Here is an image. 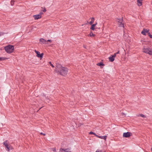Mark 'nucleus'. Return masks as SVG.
Here are the masks:
<instances>
[{"instance_id":"obj_29","label":"nucleus","mask_w":152,"mask_h":152,"mask_svg":"<svg viewBox=\"0 0 152 152\" xmlns=\"http://www.w3.org/2000/svg\"><path fill=\"white\" fill-rule=\"evenodd\" d=\"M40 134H41V135H44V136H45V135H46L45 134V133H42V132H41V133H40Z\"/></svg>"},{"instance_id":"obj_3","label":"nucleus","mask_w":152,"mask_h":152,"mask_svg":"<svg viewBox=\"0 0 152 152\" xmlns=\"http://www.w3.org/2000/svg\"><path fill=\"white\" fill-rule=\"evenodd\" d=\"M68 69L64 67H61V69H60L59 71H58L59 73L62 75L65 76L66 75L68 72Z\"/></svg>"},{"instance_id":"obj_19","label":"nucleus","mask_w":152,"mask_h":152,"mask_svg":"<svg viewBox=\"0 0 152 152\" xmlns=\"http://www.w3.org/2000/svg\"><path fill=\"white\" fill-rule=\"evenodd\" d=\"M97 65L99 66H103L104 65V64L102 62H100L97 64Z\"/></svg>"},{"instance_id":"obj_21","label":"nucleus","mask_w":152,"mask_h":152,"mask_svg":"<svg viewBox=\"0 0 152 152\" xmlns=\"http://www.w3.org/2000/svg\"><path fill=\"white\" fill-rule=\"evenodd\" d=\"M6 58H5L4 57H0V61H1L2 60H4L5 59H6Z\"/></svg>"},{"instance_id":"obj_17","label":"nucleus","mask_w":152,"mask_h":152,"mask_svg":"<svg viewBox=\"0 0 152 152\" xmlns=\"http://www.w3.org/2000/svg\"><path fill=\"white\" fill-rule=\"evenodd\" d=\"M95 35L92 32H91L89 34V35L88 36H90V37H95Z\"/></svg>"},{"instance_id":"obj_24","label":"nucleus","mask_w":152,"mask_h":152,"mask_svg":"<svg viewBox=\"0 0 152 152\" xmlns=\"http://www.w3.org/2000/svg\"><path fill=\"white\" fill-rule=\"evenodd\" d=\"M4 34V33L2 32H0V36L3 35Z\"/></svg>"},{"instance_id":"obj_9","label":"nucleus","mask_w":152,"mask_h":152,"mask_svg":"<svg viewBox=\"0 0 152 152\" xmlns=\"http://www.w3.org/2000/svg\"><path fill=\"white\" fill-rule=\"evenodd\" d=\"M39 41L41 42V44H48V43L46 40L43 38H41L39 39Z\"/></svg>"},{"instance_id":"obj_28","label":"nucleus","mask_w":152,"mask_h":152,"mask_svg":"<svg viewBox=\"0 0 152 152\" xmlns=\"http://www.w3.org/2000/svg\"><path fill=\"white\" fill-rule=\"evenodd\" d=\"M43 14V13L42 12H40L39 13V15L41 16H42V15Z\"/></svg>"},{"instance_id":"obj_25","label":"nucleus","mask_w":152,"mask_h":152,"mask_svg":"<svg viewBox=\"0 0 152 152\" xmlns=\"http://www.w3.org/2000/svg\"><path fill=\"white\" fill-rule=\"evenodd\" d=\"M49 64L50 65L52 66L53 67H54V66H53V65L51 63V62H49Z\"/></svg>"},{"instance_id":"obj_20","label":"nucleus","mask_w":152,"mask_h":152,"mask_svg":"<svg viewBox=\"0 0 152 152\" xmlns=\"http://www.w3.org/2000/svg\"><path fill=\"white\" fill-rule=\"evenodd\" d=\"M138 116H141L142 117L144 118H146L145 116L142 114H139V115H138Z\"/></svg>"},{"instance_id":"obj_7","label":"nucleus","mask_w":152,"mask_h":152,"mask_svg":"<svg viewBox=\"0 0 152 152\" xmlns=\"http://www.w3.org/2000/svg\"><path fill=\"white\" fill-rule=\"evenodd\" d=\"M34 52L37 54V57L38 58H42L43 55H44L43 53H42L41 54H40V52L38 51H37L36 50H34Z\"/></svg>"},{"instance_id":"obj_12","label":"nucleus","mask_w":152,"mask_h":152,"mask_svg":"<svg viewBox=\"0 0 152 152\" xmlns=\"http://www.w3.org/2000/svg\"><path fill=\"white\" fill-rule=\"evenodd\" d=\"M33 17L34 18L35 20H37L39 19L40 18H41L42 16H41L39 14L35 15H33Z\"/></svg>"},{"instance_id":"obj_34","label":"nucleus","mask_w":152,"mask_h":152,"mask_svg":"<svg viewBox=\"0 0 152 152\" xmlns=\"http://www.w3.org/2000/svg\"><path fill=\"white\" fill-rule=\"evenodd\" d=\"M95 152H99V151L98 150H97Z\"/></svg>"},{"instance_id":"obj_1","label":"nucleus","mask_w":152,"mask_h":152,"mask_svg":"<svg viewBox=\"0 0 152 152\" xmlns=\"http://www.w3.org/2000/svg\"><path fill=\"white\" fill-rule=\"evenodd\" d=\"M4 49L7 53H10L13 52L14 47L13 45H8L4 47Z\"/></svg>"},{"instance_id":"obj_27","label":"nucleus","mask_w":152,"mask_h":152,"mask_svg":"<svg viewBox=\"0 0 152 152\" xmlns=\"http://www.w3.org/2000/svg\"><path fill=\"white\" fill-rule=\"evenodd\" d=\"M116 53H115L113 55H112V56L115 58V57L116 56Z\"/></svg>"},{"instance_id":"obj_26","label":"nucleus","mask_w":152,"mask_h":152,"mask_svg":"<svg viewBox=\"0 0 152 152\" xmlns=\"http://www.w3.org/2000/svg\"><path fill=\"white\" fill-rule=\"evenodd\" d=\"M148 36L151 38H152V35L150 33H148Z\"/></svg>"},{"instance_id":"obj_10","label":"nucleus","mask_w":152,"mask_h":152,"mask_svg":"<svg viewBox=\"0 0 152 152\" xmlns=\"http://www.w3.org/2000/svg\"><path fill=\"white\" fill-rule=\"evenodd\" d=\"M149 30L147 29L144 28L142 31L141 32V33L143 35H146V33H149Z\"/></svg>"},{"instance_id":"obj_16","label":"nucleus","mask_w":152,"mask_h":152,"mask_svg":"<svg viewBox=\"0 0 152 152\" xmlns=\"http://www.w3.org/2000/svg\"><path fill=\"white\" fill-rule=\"evenodd\" d=\"M56 69H59V70L60 69H61V67H62L61 66L60 64H56Z\"/></svg>"},{"instance_id":"obj_15","label":"nucleus","mask_w":152,"mask_h":152,"mask_svg":"<svg viewBox=\"0 0 152 152\" xmlns=\"http://www.w3.org/2000/svg\"><path fill=\"white\" fill-rule=\"evenodd\" d=\"M109 59L110 61L113 62L115 58L112 56H111L109 57Z\"/></svg>"},{"instance_id":"obj_5","label":"nucleus","mask_w":152,"mask_h":152,"mask_svg":"<svg viewBox=\"0 0 152 152\" xmlns=\"http://www.w3.org/2000/svg\"><path fill=\"white\" fill-rule=\"evenodd\" d=\"M118 24L119 26L121 27H124V25L122 23L123 20V19H118Z\"/></svg>"},{"instance_id":"obj_30","label":"nucleus","mask_w":152,"mask_h":152,"mask_svg":"<svg viewBox=\"0 0 152 152\" xmlns=\"http://www.w3.org/2000/svg\"><path fill=\"white\" fill-rule=\"evenodd\" d=\"M42 11L44 12H45L46 11V10L45 9V8L44 9V10H42Z\"/></svg>"},{"instance_id":"obj_8","label":"nucleus","mask_w":152,"mask_h":152,"mask_svg":"<svg viewBox=\"0 0 152 152\" xmlns=\"http://www.w3.org/2000/svg\"><path fill=\"white\" fill-rule=\"evenodd\" d=\"M60 152H71L70 149L69 148L66 149L61 148L60 149Z\"/></svg>"},{"instance_id":"obj_11","label":"nucleus","mask_w":152,"mask_h":152,"mask_svg":"<svg viewBox=\"0 0 152 152\" xmlns=\"http://www.w3.org/2000/svg\"><path fill=\"white\" fill-rule=\"evenodd\" d=\"M96 137H97L98 138H99L103 139L104 140H106V139L107 137V136H99L98 135H96Z\"/></svg>"},{"instance_id":"obj_18","label":"nucleus","mask_w":152,"mask_h":152,"mask_svg":"<svg viewBox=\"0 0 152 152\" xmlns=\"http://www.w3.org/2000/svg\"><path fill=\"white\" fill-rule=\"evenodd\" d=\"M94 18H91V21L89 22V23L91 25H92V24L94 22Z\"/></svg>"},{"instance_id":"obj_31","label":"nucleus","mask_w":152,"mask_h":152,"mask_svg":"<svg viewBox=\"0 0 152 152\" xmlns=\"http://www.w3.org/2000/svg\"><path fill=\"white\" fill-rule=\"evenodd\" d=\"M52 150L53 151H56V149L55 148H52Z\"/></svg>"},{"instance_id":"obj_6","label":"nucleus","mask_w":152,"mask_h":152,"mask_svg":"<svg viewBox=\"0 0 152 152\" xmlns=\"http://www.w3.org/2000/svg\"><path fill=\"white\" fill-rule=\"evenodd\" d=\"M131 134V133L129 132H124L123 134V137L128 138L130 137Z\"/></svg>"},{"instance_id":"obj_23","label":"nucleus","mask_w":152,"mask_h":152,"mask_svg":"<svg viewBox=\"0 0 152 152\" xmlns=\"http://www.w3.org/2000/svg\"><path fill=\"white\" fill-rule=\"evenodd\" d=\"M15 1L14 0H12L11 1V4L12 6L14 4Z\"/></svg>"},{"instance_id":"obj_2","label":"nucleus","mask_w":152,"mask_h":152,"mask_svg":"<svg viewBox=\"0 0 152 152\" xmlns=\"http://www.w3.org/2000/svg\"><path fill=\"white\" fill-rule=\"evenodd\" d=\"M3 144L5 147L6 150L7 151H9L10 150L13 149L12 147L10 144L7 140H6Z\"/></svg>"},{"instance_id":"obj_32","label":"nucleus","mask_w":152,"mask_h":152,"mask_svg":"<svg viewBox=\"0 0 152 152\" xmlns=\"http://www.w3.org/2000/svg\"><path fill=\"white\" fill-rule=\"evenodd\" d=\"M47 41L50 42H51L52 41V40H51L50 39H48V40Z\"/></svg>"},{"instance_id":"obj_35","label":"nucleus","mask_w":152,"mask_h":152,"mask_svg":"<svg viewBox=\"0 0 152 152\" xmlns=\"http://www.w3.org/2000/svg\"><path fill=\"white\" fill-rule=\"evenodd\" d=\"M151 150L152 151V148H151Z\"/></svg>"},{"instance_id":"obj_33","label":"nucleus","mask_w":152,"mask_h":152,"mask_svg":"<svg viewBox=\"0 0 152 152\" xmlns=\"http://www.w3.org/2000/svg\"><path fill=\"white\" fill-rule=\"evenodd\" d=\"M119 53V51H118L117 52V53H116V54H117Z\"/></svg>"},{"instance_id":"obj_22","label":"nucleus","mask_w":152,"mask_h":152,"mask_svg":"<svg viewBox=\"0 0 152 152\" xmlns=\"http://www.w3.org/2000/svg\"><path fill=\"white\" fill-rule=\"evenodd\" d=\"M89 134H94V135L95 136H96V135H97L95 133L92 132H90L89 133Z\"/></svg>"},{"instance_id":"obj_14","label":"nucleus","mask_w":152,"mask_h":152,"mask_svg":"<svg viewBox=\"0 0 152 152\" xmlns=\"http://www.w3.org/2000/svg\"><path fill=\"white\" fill-rule=\"evenodd\" d=\"M97 23H95L91 25V27L90 29L93 30H95V26L97 25Z\"/></svg>"},{"instance_id":"obj_13","label":"nucleus","mask_w":152,"mask_h":152,"mask_svg":"<svg viewBox=\"0 0 152 152\" xmlns=\"http://www.w3.org/2000/svg\"><path fill=\"white\" fill-rule=\"evenodd\" d=\"M142 0H137V5L138 6H140L142 5Z\"/></svg>"},{"instance_id":"obj_4","label":"nucleus","mask_w":152,"mask_h":152,"mask_svg":"<svg viewBox=\"0 0 152 152\" xmlns=\"http://www.w3.org/2000/svg\"><path fill=\"white\" fill-rule=\"evenodd\" d=\"M143 52L150 55H152V49L149 48H144Z\"/></svg>"}]
</instances>
